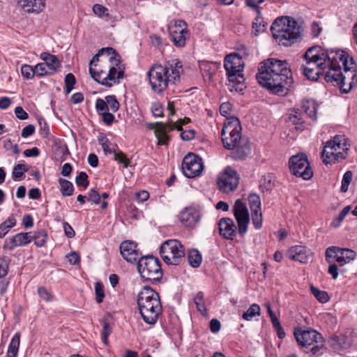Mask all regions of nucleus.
Instances as JSON below:
<instances>
[{
	"mask_svg": "<svg viewBox=\"0 0 357 357\" xmlns=\"http://www.w3.org/2000/svg\"><path fill=\"white\" fill-rule=\"evenodd\" d=\"M105 100L108 105L109 109H110L113 112L119 110L120 105L115 96H107Z\"/></svg>",
	"mask_w": 357,
	"mask_h": 357,
	"instance_id": "864d4df0",
	"label": "nucleus"
},
{
	"mask_svg": "<svg viewBox=\"0 0 357 357\" xmlns=\"http://www.w3.org/2000/svg\"><path fill=\"white\" fill-rule=\"evenodd\" d=\"M288 119L290 123L295 126L296 130H303L304 129V121L298 110H292L289 114Z\"/></svg>",
	"mask_w": 357,
	"mask_h": 357,
	"instance_id": "7c9ffc66",
	"label": "nucleus"
},
{
	"mask_svg": "<svg viewBox=\"0 0 357 357\" xmlns=\"http://www.w3.org/2000/svg\"><path fill=\"white\" fill-rule=\"evenodd\" d=\"M153 128H155V135L158 139V144L160 146L167 144L169 140L167 132L174 129V127L172 126V121H169L167 123L157 122L153 124Z\"/></svg>",
	"mask_w": 357,
	"mask_h": 357,
	"instance_id": "aec40b11",
	"label": "nucleus"
},
{
	"mask_svg": "<svg viewBox=\"0 0 357 357\" xmlns=\"http://www.w3.org/2000/svg\"><path fill=\"white\" fill-rule=\"evenodd\" d=\"M351 210V206H345L339 213L338 216L337 218H335L331 225L332 226L335 227H337L340 225L341 222H342V220H344V218H345V216L349 213V212Z\"/></svg>",
	"mask_w": 357,
	"mask_h": 357,
	"instance_id": "8fccbe9b",
	"label": "nucleus"
},
{
	"mask_svg": "<svg viewBox=\"0 0 357 357\" xmlns=\"http://www.w3.org/2000/svg\"><path fill=\"white\" fill-rule=\"evenodd\" d=\"M59 183L61 186V192L63 197H68L73 194L74 186L70 181L65 178H60L59 179Z\"/></svg>",
	"mask_w": 357,
	"mask_h": 357,
	"instance_id": "f704fd0d",
	"label": "nucleus"
},
{
	"mask_svg": "<svg viewBox=\"0 0 357 357\" xmlns=\"http://www.w3.org/2000/svg\"><path fill=\"white\" fill-rule=\"evenodd\" d=\"M96 109L99 114L109 111L108 105L105 100L98 98L96 101Z\"/></svg>",
	"mask_w": 357,
	"mask_h": 357,
	"instance_id": "bf43d9fd",
	"label": "nucleus"
},
{
	"mask_svg": "<svg viewBox=\"0 0 357 357\" xmlns=\"http://www.w3.org/2000/svg\"><path fill=\"white\" fill-rule=\"evenodd\" d=\"M93 11L96 15H97L100 17L109 15L108 9L107 8L104 7L103 6H102L100 4H98V3L95 4L93 6Z\"/></svg>",
	"mask_w": 357,
	"mask_h": 357,
	"instance_id": "69168bd1",
	"label": "nucleus"
},
{
	"mask_svg": "<svg viewBox=\"0 0 357 357\" xmlns=\"http://www.w3.org/2000/svg\"><path fill=\"white\" fill-rule=\"evenodd\" d=\"M75 183L78 186H82L86 189L89 184L88 175L84 172H81L75 178Z\"/></svg>",
	"mask_w": 357,
	"mask_h": 357,
	"instance_id": "6e6d98bb",
	"label": "nucleus"
},
{
	"mask_svg": "<svg viewBox=\"0 0 357 357\" xmlns=\"http://www.w3.org/2000/svg\"><path fill=\"white\" fill-rule=\"evenodd\" d=\"M334 259L336 262L340 265V266H342L344 265L345 264L349 263L346 260V259L344 257V253L340 252H335L331 253V256H326V259L327 261H329V259Z\"/></svg>",
	"mask_w": 357,
	"mask_h": 357,
	"instance_id": "5fc2aeb1",
	"label": "nucleus"
},
{
	"mask_svg": "<svg viewBox=\"0 0 357 357\" xmlns=\"http://www.w3.org/2000/svg\"><path fill=\"white\" fill-rule=\"evenodd\" d=\"M65 92L69 94L74 88L76 83V79L73 73H68L65 77Z\"/></svg>",
	"mask_w": 357,
	"mask_h": 357,
	"instance_id": "de8ad7c7",
	"label": "nucleus"
},
{
	"mask_svg": "<svg viewBox=\"0 0 357 357\" xmlns=\"http://www.w3.org/2000/svg\"><path fill=\"white\" fill-rule=\"evenodd\" d=\"M201 213L195 208H185L179 214L181 222L186 227H193L200 221Z\"/></svg>",
	"mask_w": 357,
	"mask_h": 357,
	"instance_id": "6ab92c4d",
	"label": "nucleus"
},
{
	"mask_svg": "<svg viewBox=\"0 0 357 357\" xmlns=\"http://www.w3.org/2000/svg\"><path fill=\"white\" fill-rule=\"evenodd\" d=\"M248 203L251 212L261 210V199L259 195L255 193L250 194L248 196Z\"/></svg>",
	"mask_w": 357,
	"mask_h": 357,
	"instance_id": "37998d69",
	"label": "nucleus"
},
{
	"mask_svg": "<svg viewBox=\"0 0 357 357\" xmlns=\"http://www.w3.org/2000/svg\"><path fill=\"white\" fill-rule=\"evenodd\" d=\"M188 258L189 264L194 268H197L201 265L202 257V255L197 250H191L188 252Z\"/></svg>",
	"mask_w": 357,
	"mask_h": 357,
	"instance_id": "c9c22d12",
	"label": "nucleus"
},
{
	"mask_svg": "<svg viewBox=\"0 0 357 357\" xmlns=\"http://www.w3.org/2000/svg\"><path fill=\"white\" fill-rule=\"evenodd\" d=\"M200 69L211 79L218 69V64L213 62L202 61L200 63Z\"/></svg>",
	"mask_w": 357,
	"mask_h": 357,
	"instance_id": "58836bf2",
	"label": "nucleus"
},
{
	"mask_svg": "<svg viewBox=\"0 0 357 357\" xmlns=\"http://www.w3.org/2000/svg\"><path fill=\"white\" fill-rule=\"evenodd\" d=\"M261 314V308L258 304H252L250 307L243 314V319L246 321H251L254 317Z\"/></svg>",
	"mask_w": 357,
	"mask_h": 357,
	"instance_id": "ea45409f",
	"label": "nucleus"
},
{
	"mask_svg": "<svg viewBox=\"0 0 357 357\" xmlns=\"http://www.w3.org/2000/svg\"><path fill=\"white\" fill-rule=\"evenodd\" d=\"M224 66H227L229 69L236 67L237 69H243L244 64L241 58L236 54H230L227 55L225 59Z\"/></svg>",
	"mask_w": 357,
	"mask_h": 357,
	"instance_id": "bb28decb",
	"label": "nucleus"
},
{
	"mask_svg": "<svg viewBox=\"0 0 357 357\" xmlns=\"http://www.w3.org/2000/svg\"><path fill=\"white\" fill-rule=\"evenodd\" d=\"M294 334L298 344L307 354L312 353L314 356H319L326 349L321 334L314 329L296 328Z\"/></svg>",
	"mask_w": 357,
	"mask_h": 357,
	"instance_id": "6e6552de",
	"label": "nucleus"
},
{
	"mask_svg": "<svg viewBox=\"0 0 357 357\" xmlns=\"http://www.w3.org/2000/svg\"><path fill=\"white\" fill-rule=\"evenodd\" d=\"M265 0H245V4L252 10L259 13V9H261L259 4L262 3Z\"/></svg>",
	"mask_w": 357,
	"mask_h": 357,
	"instance_id": "338daca9",
	"label": "nucleus"
},
{
	"mask_svg": "<svg viewBox=\"0 0 357 357\" xmlns=\"http://www.w3.org/2000/svg\"><path fill=\"white\" fill-rule=\"evenodd\" d=\"M88 201L91 202L95 204H98L100 202V195L93 188L91 189L89 192Z\"/></svg>",
	"mask_w": 357,
	"mask_h": 357,
	"instance_id": "0e129e2a",
	"label": "nucleus"
},
{
	"mask_svg": "<svg viewBox=\"0 0 357 357\" xmlns=\"http://www.w3.org/2000/svg\"><path fill=\"white\" fill-rule=\"evenodd\" d=\"M252 222L256 229H259L262 226V213L261 211H255L251 212Z\"/></svg>",
	"mask_w": 357,
	"mask_h": 357,
	"instance_id": "603ef678",
	"label": "nucleus"
},
{
	"mask_svg": "<svg viewBox=\"0 0 357 357\" xmlns=\"http://www.w3.org/2000/svg\"><path fill=\"white\" fill-rule=\"evenodd\" d=\"M303 112L312 120L316 121L317 118L318 105L313 100H305L301 103Z\"/></svg>",
	"mask_w": 357,
	"mask_h": 357,
	"instance_id": "a878e982",
	"label": "nucleus"
},
{
	"mask_svg": "<svg viewBox=\"0 0 357 357\" xmlns=\"http://www.w3.org/2000/svg\"><path fill=\"white\" fill-rule=\"evenodd\" d=\"M160 254L167 264L178 265L184 259L185 250L180 241L171 239L161 245Z\"/></svg>",
	"mask_w": 357,
	"mask_h": 357,
	"instance_id": "9d476101",
	"label": "nucleus"
},
{
	"mask_svg": "<svg viewBox=\"0 0 357 357\" xmlns=\"http://www.w3.org/2000/svg\"><path fill=\"white\" fill-rule=\"evenodd\" d=\"M120 252L123 259L130 263L138 262L144 257L137 249V243L131 241L122 242L120 245Z\"/></svg>",
	"mask_w": 357,
	"mask_h": 357,
	"instance_id": "dca6fc26",
	"label": "nucleus"
},
{
	"mask_svg": "<svg viewBox=\"0 0 357 357\" xmlns=\"http://www.w3.org/2000/svg\"><path fill=\"white\" fill-rule=\"evenodd\" d=\"M28 171L26 165L22 164H17L14 166L12 172V177L13 180L16 181L20 179L24 175V173Z\"/></svg>",
	"mask_w": 357,
	"mask_h": 357,
	"instance_id": "49530a36",
	"label": "nucleus"
},
{
	"mask_svg": "<svg viewBox=\"0 0 357 357\" xmlns=\"http://www.w3.org/2000/svg\"><path fill=\"white\" fill-rule=\"evenodd\" d=\"M339 56L343 54L341 58H337L333 61L332 66L327 70L325 75V80L327 82H333L335 77H338L340 82L348 81V86L344 88L343 93H347L351 89L357 85V73L355 70V62L352 57L343 50H335Z\"/></svg>",
	"mask_w": 357,
	"mask_h": 357,
	"instance_id": "20e7f679",
	"label": "nucleus"
},
{
	"mask_svg": "<svg viewBox=\"0 0 357 357\" xmlns=\"http://www.w3.org/2000/svg\"><path fill=\"white\" fill-rule=\"evenodd\" d=\"M261 10V9H259V13L255 11L257 13V17L252 22V28L255 29L256 35L261 31H264L266 29V24L263 20Z\"/></svg>",
	"mask_w": 357,
	"mask_h": 357,
	"instance_id": "a19ab883",
	"label": "nucleus"
},
{
	"mask_svg": "<svg viewBox=\"0 0 357 357\" xmlns=\"http://www.w3.org/2000/svg\"><path fill=\"white\" fill-rule=\"evenodd\" d=\"M220 235L227 240H233L236 235L238 227L230 218H222L218 222Z\"/></svg>",
	"mask_w": 357,
	"mask_h": 357,
	"instance_id": "f3484780",
	"label": "nucleus"
},
{
	"mask_svg": "<svg viewBox=\"0 0 357 357\" xmlns=\"http://www.w3.org/2000/svg\"><path fill=\"white\" fill-rule=\"evenodd\" d=\"M273 38L284 46H291L296 43L301 34L298 22L289 16L278 17L271 26Z\"/></svg>",
	"mask_w": 357,
	"mask_h": 357,
	"instance_id": "0eeeda50",
	"label": "nucleus"
},
{
	"mask_svg": "<svg viewBox=\"0 0 357 357\" xmlns=\"http://www.w3.org/2000/svg\"><path fill=\"white\" fill-rule=\"evenodd\" d=\"M29 232H21L15 234L10 241H6L3 246V249L12 250L15 247L24 246L31 241V236Z\"/></svg>",
	"mask_w": 357,
	"mask_h": 357,
	"instance_id": "412c9836",
	"label": "nucleus"
},
{
	"mask_svg": "<svg viewBox=\"0 0 357 357\" xmlns=\"http://www.w3.org/2000/svg\"><path fill=\"white\" fill-rule=\"evenodd\" d=\"M289 167L294 175L301 177L304 180H309L313 176L312 170L305 154L302 153L291 156L289 161Z\"/></svg>",
	"mask_w": 357,
	"mask_h": 357,
	"instance_id": "9b49d317",
	"label": "nucleus"
},
{
	"mask_svg": "<svg viewBox=\"0 0 357 357\" xmlns=\"http://www.w3.org/2000/svg\"><path fill=\"white\" fill-rule=\"evenodd\" d=\"M47 238V233L45 229H40L38 231H35L33 235L31 236V240L34 241L35 245L38 247H43L45 245Z\"/></svg>",
	"mask_w": 357,
	"mask_h": 357,
	"instance_id": "e433bc0d",
	"label": "nucleus"
},
{
	"mask_svg": "<svg viewBox=\"0 0 357 357\" xmlns=\"http://www.w3.org/2000/svg\"><path fill=\"white\" fill-rule=\"evenodd\" d=\"M100 55H104L106 54L109 56V61L111 63L115 62V66H118L121 64V60L119 59V55L116 53V50L112 47H103L100 49L99 51Z\"/></svg>",
	"mask_w": 357,
	"mask_h": 357,
	"instance_id": "2f4dec72",
	"label": "nucleus"
},
{
	"mask_svg": "<svg viewBox=\"0 0 357 357\" xmlns=\"http://www.w3.org/2000/svg\"><path fill=\"white\" fill-rule=\"evenodd\" d=\"M239 183V176L237 172L228 166L220 173L217 178L218 189L223 193L234 191Z\"/></svg>",
	"mask_w": 357,
	"mask_h": 357,
	"instance_id": "f8f14e48",
	"label": "nucleus"
},
{
	"mask_svg": "<svg viewBox=\"0 0 357 357\" xmlns=\"http://www.w3.org/2000/svg\"><path fill=\"white\" fill-rule=\"evenodd\" d=\"M287 256L291 260L303 264H306L312 259V252L310 250L305 247L300 245L290 248L287 252Z\"/></svg>",
	"mask_w": 357,
	"mask_h": 357,
	"instance_id": "a211bd4d",
	"label": "nucleus"
},
{
	"mask_svg": "<svg viewBox=\"0 0 357 357\" xmlns=\"http://www.w3.org/2000/svg\"><path fill=\"white\" fill-rule=\"evenodd\" d=\"M151 112L155 117H161L163 116V107L159 102H153L151 105Z\"/></svg>",
	"mask_w": 357,
	"mask_h": 357,
	"instance_id": "e2e57ef3",
	"label": "nucleus"
},
{
	"mask_svg": "<svg viewBox=\"0 0 357 357\" xmlns=\"http://www.w3.org/2000/svg\"><path fill=\"white\" fill-rule=\"evenodd\" d=\"M233 212L238 225V232L243 236L248 231L250 215L245 204L238 199L233 206Z\"/></svg>",
	"mask_w": 357,
	"mask_h": 357,
	"instance_id": "ddd939ff",
	"label": "nucleus"
},
{
	"mask_svg": "<svg viewBox=\"0 0 357 357\" xmlns=\"http://www.w3.org/2000/svg\"><path fill=\"white\" fill-rule=\"evenodd\" d=\"M40 57L45 64H47V67L50 74H54L58 69L61 68V63L56 55L51 54L48 52H42Z\"/></svg>",
	"mask_w": 357,
	"mask_h": 357,
	"instance_id": "5701e85b",
	"label": "nucleus"
},
{
	"mask_svg": "<svg viewBox=\"0 0 357 357\" xmlns=\"http://www.w3.org/2000/svg\"><path fill=\"white\" fill-rule=\"evenodd\" d=\"M124 75V71L121 70L120 65L116 67L112 66L109 68V73L107 75V81H114L116 82V80L122 79Z\"/></svg>",
	"mask_w": 357,
	"mask_h": 357,
	"instance_id": "72a5a7b5",
	"label": "nucleus"
},
{
	"mask_svg": "<svg viewBox=\"0 0 357 357\" xmlns=\"http://www.w3.org/2000/svg\"><path fill=\"white\" fill-rule=\"evenodd\" d=\"M340 252L344 253V257L349 262L353 260L356 257V253L354 251L348 249V248H340L339 247L331 246L328 248L326 250V256H331L332 252Z\"/></svg>",
	"mask_w": 357,
	"mask_h": 357,
	"instance_id": "c85d7f7f",
	"label": "nucleus"
},
{
	"mask_svg": "<svg viewBox=\"0 0 357 357\" xmlns=\"http://www.w3.org/2000/svg\"><path fill=\"white\" fill-rule=\"evenodd\" d=\"M114 160L123 164L125 168L128 167L130 165L129 159L127 158L126 155L121 151L114 152Z\"/></svg>",
	"mask_w": 357,
	"mask_h": 357,
	"instance_id": "052dcab7",
	"label": "nucleus"
},
{
	"mask_svg": "<svg viewBox=\"0 0 357 357\" xmlns=\"http://www.w3.org/2000/svg\"><path fill=\"white\" fill-rule=\"evenodd\" d=\"M193 300L197 310L203 315L206 314L207 309L204 298V294L202 292H197L194 296Z\"/></svg>",
	"mask_w": 357,
	"mask_h": 357,
	"instance_id": "4c0bfd02",
	"label": "nucleus"
},
{
	"mask_svg": "<svg viewBox=\"0 0 357 357\" xmlns=\"http://www.w3.org/2000/svg\"><path fill=\"white\" fill-rule=\"evenodd\" d=\"M224 66H227L229 69L236 67L237 69H243L244 64L241 58L236 54H230L227 55L225 59Z\"/></svg>",
	"mask_w": 357,
	"mask_h": 357,
	"instance_id": "cd10ccee",
	"label": "nucleus"
},
{
	"mask_svg": "<svg viewBox=\"0 0 357 357\" xmlns=\"http://www.w3.org/2000/svg\"><path fill=\"white\" fill-rule=\"evenodd\" d=\"M331 142L333 143L335 146H336L337 151L342 150L343 151H345L348 150L344 136L336 135L334 137L333 139H331Z\"/></svg>",
	"mask_w": 357,
	"mask_h": 357,
	"instance_id": "a18cd8bd",
	"label": "nucleus"
},
{
	"mask_svg": "<svg viewBox=\"0 0 357 357\" xmlns=\"http://www.w3.org/2000/svg\"><path fill=\"white\" fill-rule=\"evenodd\" d=\"M95 291H96V300L98 303H101L105 297V294L103 291V287L100 282H96L95 284Z\"/></svg>",
	"mask_w": 357,
	"mask_h": 357,
	"instance_id": "680f3d73",
	"label": "nucleus"
},
{
	"mask_svg": "<svg viewBox=\"0 0 357 357\" xmlns=\"http://www.w3.org/2000/svg\"><path fill=\"white\" fill-rule=\"evenodd\" d=\"M353 178V173L351 171H347L343 175L341 183L340 190L342 192H347L348 191L349 185L351 183Z\"/></svg>",
	"mask_w": 357,
	"mask_h": 357,
	"instance_id": "09e8293b",
	"label": "nucleus"
},
{
	"mask_svg": "<svg viewBox=\"0 0 357 357\" xmlns=\"http://www.w3.org/2000/svg\"><path fill=\"white\" fill-rule=\"evenodd\" d=\"M182 70V64L178 61H173L166 66L153 65L148 72L152 89L158 93L163 92L169 83L175 84L179 80Z\"/></svg>",
	"mask_w": 357,
	"mask_h": 357,
	"instance_id": "39448f33",
	"label": "nucleus"
},
{
	"mask_svg": "<svg viewBox=\"0 0 357 357\" xmlns=\"http://www.w3.org/2000/svg\"><path fill=\"white\" fill-rule=\"evenodd\" d=\"M89 73L91 77L98 83L102 86L111 87L112 84L107 81V77H102V75L104 74L103 70L96 71L93 67H89Z\"/></svg>",
	"mask_w": 357,
	"mask_h": 357,
	"instance_id": "473e14b6",
	"label": "nucleus"
},
{
	"mask_svg": "<svg viewBox=\"0 0 357 357\" xmlns=\"http://www.w3.org/2000/svg\"><path fill=\"white\" fill-rule=\"evenodd\" d=\"M20 343V334L17 333L13 337L8 346L6 357H16L18 353Z\"/></svg>",
	"mask_w": 357,
	"mask_h": 357,
	"instance_id": "c756f323",
	"label": "nucleus"
},
{
	"mask_svg": "<svg viewBox=\"0 0 357 357\" xmlns=\"http://www.w3.org/2000/svg\"><path fill=\"white\" fill-rule=\"evenodd\" d=\"M311 293L321 303H325L328 301L329 296L326 291H321L314 286L310 287Z\"/></svg>",
	"mask_w": 357,
	"mask_h": 357,
	"instance_id": "c03bdc74",
	"label": "nucleus"
},
{
	"mask_svg": "<svg viewBox=\"0 0 357 357\" xmlns=\"http://www.w3.org/2000/svg\"><path fill=\"white\" fill-rule=\"evenodd\" d=\"M102 329L101 331V338L103 343L107 345L108 343V337L112 332V327L108 322L107 319L104 317L102 319Z\"/></svg>",
	"mask_w": 357,
	"mask_h": 357,
	"instance_id": "79ce46f5",
	"label": "nucleus"
},
{
	"mask_svg": "<svg viewBox=\"0 0 357 357\" xmlns=\"http://www.w3.org/2000/svg\"><path fill=\"white\" fill-rule=\"evenodd\" d=\"M39 125L40 127V135L43 137H47L48 136L49 132H50L49 127H48L47 123L45 122V121L44 119H40Z\"/></svg>",
	"mask_w": 357,
	"mask_h": 357,
	"instance_id": "774afa93",
	"label": "nucleus"
},
{
	"mask_svg": "<svg viewBox=\"0 0 357 357\" xmlns=\"http://www.w3.org/2000/svg\"><path fill=\"white\" fill-rule=\"evenodd\" d=\"M241 126L239 119L234 116L227 117L221 131L224 148L230 150V156L235 160H243L250 153L248 138L241 136Z\"/></svg>",
	"mask_w": 357,
	"mask_h": 357,
	"instance_id": "7ed1b4c3",
	"label": "nucleus"
},
{
	"mask_svg": "<svg viewBox=\"0 0 357 357\" xmlns=\"http://www.w3.org/2000/svg\"><path fill=\"white\" fill-rule=\"evenodd\" d=\"M21 73L25 79H32L36 75L35 68L28 64H24L21 67Z\"/></svg>",
	"mask_w": 357,
	"mask_h": 357,
	"instance_id": "3c124183",
	"label": "nucleus"
},
{
	"mask_svg": "<svg viewBox=\"0 0 357 357\" xmlns=\"http://www.w3.org/2000/svg\"><path fill=\"white\" fill-rule=\"evenodd\" d=\"M188 31L185 28H183L179 31H174L170 32V38L174 45L178 47H184L187 37H188Z\"/></svg>",
	"mask_w": 357,
	"mask_h": 357,
	"instance_id": "b1692460",
	"label": "nucleus"
},
{
	"mask_svg": "<svg viewBox=\"0 0 357 357\" xmlns=\"http://www.w3.org/2000/svg\"><path fill=\"white\" fill-rule=\"evenodd\" d=\"M137 305L144 321L153 326L162 312L160 296L153 288L144 286L137 295Z\"/></svg>",
	"mask_w": 357,
	"mask_h": 357,
	"instance_id": "423d86ee",
	"label": "nucleus"
},
{
	"mask_svg": "<svg viewBox=\"0 0 357 357\" xmlns=\"http://www.w3.org/2000/svg\"><path fill=\"white\" fill-rule=\"evenodd\" d=\"M35 68V73L37 77H42L47 75H51L49 73V70L47 67V64L44 63H38L34 66Z\"/></svg>",
	"mask_w": 357,
	"mask_h": 357,
	"instance_id": "13d9d810",
	"label": "nucleus"
},
{
	"mask_svg": "<svg viewBox=\"0 0 357 357\" xmlns=\"http://www.w3.org/2000/svg\"><path fill=\"white\" fill-rule=\"evenodd\" d=\"M338 55L335 50H324L319 46L310 47L303 56L306 61L305 65L301 66L303 75L314 81L317 80L321 76L325 79V75L332 66L333 61L340 58Z\"/></svg>",
	"mask_w": 357,
	"mask_h": 357,
	"instance_id": "f03ea898",
	"label": "nucleus"
},
{
	"mask_svg": "<svg viewBox=\"0 0 357 357\" xmlns=\"http://www.w3.org/2000/svg\"><path fill=\"white\" fill-rule=\"evenodd\" d=\"M256 77L261 86L275 95L285 96L293 89L292 73L285 60L269 58L261 61Z\"/></svg>",
	"mask_w": 357,
	"mask_h": 357,
	"instance_id": "f257e3e1",
	"label": "nucleus"
},
{
	"mask_svg": "<svg viewBox=\"0 0 357 357\" xmlns=\"http://www.w3.org/2000/svg\"><path fill=\"white\" fill-rule=\"evenodd\" d=\"M224 67L229 82L230 91L241 92L245 89L243 69H237L236 67L233 66L231 69H229L227 66H224Z\"/></svg>",
	"mask_w": 357,
	"mask_h": 357,
	"instance_id": "2eb2a0df",
	"label": "nucleus"
},
{
	"mask_svg": "<svg viewBox=\"0 0 357 357\" xmlns=\"http://www.w3.org/2000/svg\"><path fill=\"white\" fill-rule=\"evenodd\" d=\"M273 187L274 184L272 182L271 178L269 176L261 179L260 188L262 192L271 190Z\"/></svg>",
	"mask_w": 357,
	"mask_h": 357,
	"instance_id": "4d7b16f0",
	"label": "nucleus"
},
{
	"mask_svg": "<svg viewBox=\"0 0 357 357\" xmlns=\"http://www.w3.org/2000/svg\"><path fill=\"white\" fill-rule=\"evenodd\" d=\"M20 5L28 13H39L45 6V0H19Z\"/></svg>",
	"mask_w": 357,
	"mask_h": 357,
	"instance_id": "4be33fe9",
	"label": "nucleus"
},
{
	"mask_svg": "<svg viewBox=\"0 0 357 357\" xmlns=\"http://www.w3.org/2000/svg\"><path fill=\"white\" fill-rule=\"evenodd\" d=\"M338 152L331 140L328 141L322 151L323 162L325 164L334 162L335 153Z\"/></svg>",
	"mask_w": 357,
	"mask_h": 357,
	"instance_id": "393cba45",
	"label": "nucleus"
},
{
	"mask_svg": "<svg viewBox=\"0 0 357 357\" xmlns=\"http://www.w3.org/2000/svg\"><path fill=\"white\" fill-rule=\"evenodd\" d=\"M182 170L188 178L199 176L203 171L201 158L193 153H188L183 160Z\"/></svg>",
	"mask_w": 357,
	"mask_h": 357,
	"instance_id": "4468645a",
	"label": "nucleus"
},
{
	"mask_svg": "<svg viewBox=\"0 0 357 357\" xmlns=\"http://www.w3.org/2000/svg\"><path fill=\"white\" fill-rule=\"evenodd\" d=\"M137 271L142 279L152 283L160 281L163 275L159 259L149 255L138 261Z\"/></svg>",
	"mask_w": 357,
	"mask_h": 357,
	"instance_id": "1a4fd4ad",
	"label": "nucleus"
}]
</instances>
